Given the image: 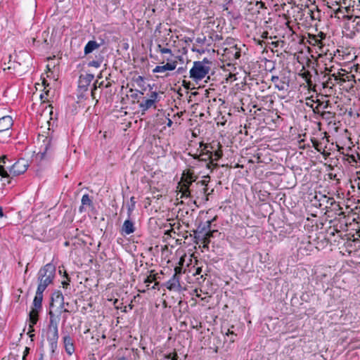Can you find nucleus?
I'll list each match as a JSON object with an SVG mask.
<instances>
[{
	"mask_svg": "<svg viewBox=\"0 0 360 360\" xmlns=\"http://www.w3.org/2000/svg\"><path fill=\"white\" fill-rule=\"evenodd\" d=\"M56 266L52 263H48L41 267L37 274V290L44 291L53 283L56 276Z\"/></svg>",
	"mask_w": 360,
	"mask_h": 360,
	"instance_id": "f257e3e1",
	"label": "nucleus"
},
{
	"mask_svg": "<svg viewBox=\"0 0 360 360\" xmlns=\"http://www.w3.org/2000/svg\"><path fill=\"white\" fill-rule=\"evenodd\" d=\"M196 177L192 173L188 172L186 175L184 174L181 181L179 182L181 197L188 198L191 193H194V185Z\"/></svg>",
	"mask_w": 360,
	"mask_h": 360,
	"instance_id": "f03ea898",
	"label": "nucleus"
},
{
	"mask_svg": "<svg viewBox=\"0 0 360 360\" xmlns=\"http://www.w3.org/2000/svg\"><path fill=\"white\" fill-rule=\"evenodd\" d=\"M210 68L202 65L200 61H195L193 68L190 70V77L195 81L202 79L209 73Z\"/></svg>",
	"mask_w": 360,
	"mask_h": 360,
	"instance_id": "7ed1b4c3",
	"label": "nucleus"
},
{
	"mask_svg": "<svg viewBox=\"0 0 360 360\" xmlns=\"http://www.w3.org/2000/svg\"><path fill=\"white\" fill-rule=\"evenodd\" d=\"M55 145L56 141H53L52 136H45L43 140V146H41L44 147V148L37 154V158H40V160H42L47 158H51L55 149Z\"/></svg>",
	"mask_w": 360,
	"mask_h": 360,
	"instance_id": "20e7f679",
	"label": "nucleus"
},
{
	"mask_svg": "<svg viewBox=\"0 0 360 360\" xmlns=\"http://www.w3.org/2000/svg\"><path fill=\"white\" fill-rule=\"evenodd\" d=\"M174 270L175 273L173 274L172 278L165 284V285L169 290L180 292L182 290V287L179 281L181 269L179 267H175Z\"/></svg>",
	"mask_w": 360,
	"mask_h": 360,
	"instance_id": "39448f33",
	"label": "nucleus"
},
{
	"mask_svg": "<svg viewBox=\"0 0 360 360\" xmlns=\"http://www.w3.org/2000/svg\"><path fill=\"white\" fill-rule=\"evenodd\" d=\"M28 167V164L25 159H20L16 161L13 165L8 167L10 174L13 176H16L25 173Z\"/></svg>",
	"mask_w": 360,
	"mask_h": 360,
	"instance_id": "423d86ee",
	"label": "nucleus"
},
{
	"mask_svg": "<svg viewBox=\"0 0 360 360\" xmlns=\"http://www.w3.org/2000/svg\"><path fill=\"white\" fill-rule=\"evenodd\" d=\"M207 184L205 180H202L196 182L194 184V193H191L188 198H203L207 191Z\"/></svg>",
	"mask_w": 360,
	"mask_h": 360,
	"instance_id": "0eeeda50",
	"label": "nucleus"
},
{
	"mask_svg": "<svg viewBox=\"0 0 360 360\" xmlns=\"http://www.w3.org/2000/svg\"><path fill=\"white\" fill-rule=\"evenodd\" d=\"M212 221L213 220H207L205 223L200 221L198 224L197 229L193 231L195 238L200 240L202 236L210 230Z\"/></svg>",
	"mask_w": 360,
	"mask_h": 360,
	"instance_id": "6e6552de",
	"label": "nucleus"
},
{
	"mask_svg": "<svg viewBox=\"0 0 360 360\" xmlns=\"http://www.w3.org/2000/svg\"><path fill=\"white\" fill-rule=\"evenodd\" d=\"M49 324L48 326L47 335H58V320L53 311L51 309L49 312Z\"/></svg>",
	"mask_w": 360,
	"mask_h": 360,
	"instance_id": "1a4fd4ad",
	"label": "nucleus"
},
{
	"mask_svg": "<svg viewBox=\"0 0 360 360\" xmlns=\"http://www.w3.org/2000/svg\"><path fill=\"white\" fill-rule=\"evenodd\" d=\"M94 78V75L93 74L81 75L79 78L78 87L84 91H87L88 86Z\"/></svg>",
	"mask_w": 360,
	"mask_h": 360,
	"instance_id": "9d476101",
	"label": "nucleus"
},
{
	"mask_svg": "<svg viewBox=\"0 0 360 360\" xmlns=\"http://www.w3.org/2000/svg\"><path fill=\"white\" fill-rule=\"evenodd\" d=\"M43 292L44 291L37 289L36 295L34 297L32 302V310L41 311L42 309V300H43Z\"/></svg>",
	"mask_w": 360,
	"mask_h": 360,
	"instance_id": "9b49d317",
	"label": "nucleus"
},
{
	"mask_svg": "<svg viewBox=\"0 0 360 360\" xmlns=\"http://www.w3.org/2000/svg\"><path fill=\"white\" fill-rule=\"evenodd\" d=\"M64 348L68 355H72L75 352V346L73 339L70 335H66L63 338Z\"/></svg>",
	"mask_w": 360,
	"mask_h": 360,
	"instance_id": "f8f14e48",
	"label": "nucleus"
},
{
	"mask_svg": "<svg viewBox=\"0 0 360 360\" xmlns=\"http://www.w3.org/2000/svg\"><path fill=\"white\" fill-rule=\"evenodd\" d=\"M13 124V119L11 116L6 115L0 118V132L9 130Z\"/></svg>",
	"mask_w": 360,
	"mask_h": 360,
	"instance_id": "ddd939ff",
	"label": "nucleus"
},
{
	"mask_svg": "<svg viewBox=\"0 0 360 360\" xmlns=\"http://www.w3.org/2000/svg\"><path fill=\"white\" fill-rule=\"evenodd\" d=\"M103 40H101V43H98L96 41L91 40L87 42L84 46V53L85 56L91 53L94 51L98 49L102 44Z\"/></svg>",
	"mask_w": 360,
	"mask_h": 360,
	"instance_id": "4468645a",
	"label": "nucleus"
},
{
	"mask_svg": "<svg viewBox=\"0 0 360 360\" xmlns=\"http://www.w3.org/2000/svg\"><path fill=\"white\" fill-rule=\"evenodd\" d=\"M39 311L30 310L29 313V333L34 331V326L37 324L39 320Z\"/></svg>",
	"mask_w": 360,
	"mask_h": 360,
	"instance_id": "2eb2a0df",
	"label": "nucleus"
},
{
	"mask_svg": "<svg viewBox=\"0 0 360 360\" xmlns=\"http://www.w3.org/2000/svg\"><path fill=\"white\" fill-rule=\"evenodd\" d=\"M177 62L174 60L171 63H167L164 65H157L153 70V72H163L167 70H174L176 69Z\"/></svg>",
	"mask_w": 360,
	"mask_h": 360,
	"instance_id": "dca6fc26",
	"label": "nucleus"
},
{
	"mask_svg": "<svg viewBox=\"0 0 360 360\" xmlns=\"http://www.w3.org/2000/svg\"><path fill=\"white\" fill-rule=\"evenodd\" d=\"M209 148V145L205 144L204 145L203 150H206V152L202 151L199 155H195L193 158L195 159L202 160V161H207L208 160H211L213 161V153L210 152V150H207V149Z\"/></svg>",
	"mask_w": 360,
	"mask_h": 360,
	"instance_id": "f3484780",
	"label": "nucleus"
},
{
	"mask_svg": "<svg viewBox=\"0 0 360 360\" xmlns=\"http://www.w3.org/2000/svg\"><path fill=\"white\" fill-rule=\"evenodd\" d=\"M135 231L134 222L129 218L125 220L122 226V233L123 235H129Z\"/></svg>",
	"mask_w": 360,
	"mask_h": 360,
	"instance_id": "a211bd4d",
	"label": "nucleus"
},
{
	"mask_svg": "<svg viewBox=\"0 0 360 360\" xmlns=\"http://www.w3.org/2000/svg\"><path fill=\"white\" fill-rule=\"evenodd\" d=\"M58 335H47V340L51 348V356H53L58 347Z\"/></svg>",
	"mask_w": 360,
	"mask_h": 360,
	"instance_id": "6ab92c4d",
	"label": "nucleus"
},
{
	"mask_svg": "<svg viewBox=\"0 0 360 360\" xmlns=\"http://www.w3.org/2000/svg\"><path fill=\"white\" fill-rule=\"evenodd\" d=\"M63 301L64 297L60 290L53 292L51 297L50 308L53 307L55 302L63 304Z\"/></svg>",
	"mask_w": 360,
	"mask_h": 360,
	"instance_id": "aec40b11",
	"label": "nucleus"
},
{
	"mask_svg": "<svg viewBox=\"0 0 360 360\" xmlns=\"http://www.w3.org/2000/svg\"><path fill=\"white\" fill-rule=\"evenodd\" d=\"M217 231V230H211L210 228L209 231L202 236V238L200 240H202L204 248H208V244L210 243V238L214 236V233Z\"/></svg>",
	"mask_w": 360,
	"mask_h": 360,
	"instance_id": "412c9836",
	"label": "nucleus"
},
{
	"mask_svg": "<svg viewBox=\"0 0 360 360\" xmlns=\"http://www.w3.org/2000/svg\"><path fill=\"white\" fill-rule=\"evenodd\" d=\"M155 103L153 102V100L150 98L145 100L144 102H141L139 104V108L141 109L143 112H146L149 108H150Z\"/></svg>",
	"mask_w": 360,
	"mask_h": 360,
	"instance_id": "4be33fe9",
	"label": "nucleus"
},
{
	"mask_svg": "<svg viewBox=\"0 0 360 360\" xmlns=\"http://www.w3.org/2000/svg\"><path fill=\"white\" fill-rule=\"evenodd\" d=\"M11 175L9 171L6 169L4 165H0V176L2 178L7 179V184H11V180L9 179Z\"/></svg>",
	"mask_w": 360,
	"mask_h": 360,
	"instance_id": "5701e85b",
	"label": "nucleus"
},
{
	"mask_svg": "<svg viewBox=\"0 0 360 360\" xmlns=\"http://www.w3.org/2000/svg\"><path fill=\"white\" fill-rule=\"evenodd\" d=\"M230 51L231 52H233V59L234 60H237V59H239L240 58V52H241V50H240V48H238L237 44H235L232 46L230 47Z\"/></svg>",
	"mask_w": 360,
	"mask_h": 360,
	"instance_id": "b1692460",
	"label": "nucleus"
},
{
	"mask_svg": "<svg viewBox=\"0 0 360 360\" xmlns=\"http://www.w3.org/2000/svg\"><path fill=\"white\" fill-rule=\"evenodd\" d=\"M134 82L137 84L138 86L142 89L143 91H146V88L145 87L144 77L142 76H138L136 78H134Z\"/></svg>",
	"mask_w": 360,
	"mask_h": 360,
	"instance_id": "393cba45",
	"label": "nucleus"
},
{
	"mask_svg": "<svg viewBox=\"0 0 360 360\" xmlns=\"http://www.w3.org/2000/svg\"><path fill=\"white\" fill-rule=\"evenodd\" d=\"M82 205L93 206V202L90 198L89 194H84L82 198Z\"/></svg>",
	"mask_w": 360,
	"mask_h": 360,
	"instance_id": "a878e982",
	"label": "nucleus"
},
{
	"mask_svg": "<svg viewBox=\"0 0 360 360\" xmlns=\"http://www.w3.org/2000/svg\"><path fill=\"white\" fill-rule=\"evenodd\" d=\"M103 63V57H99L96 60H93L88 63L89 67L99 68Z\"/></svg>",
	"mask_w": 360,
	"mask_h": 360,
	"instance_id": "bb28decb",
	"label": "nucleus"
},
{
	"mask_svg": "<svg viewBox=\"0 0 360 360\" xmlns=\"http://www.w3.org/2000/svg\"><path fill=\"white\" fill-rule=\"evenodd\" d=\"M334 115H335L334 113H333L330 111H322L320 116L323 119L330 120L331 118H333L334 117Z\"/></svg>",
	"mask_w": 360,
	"mask_h": 360,
	"instance_id": "cd10ccee",
	"label": "nucleus"
},
{
	"mask_svg": "<svg viewBox=\"0 0 360 360\" xmlns=\"http://www.w3.org/2000/svg\"><path fill=\"white\" fill-rule=\"evenodd\" d=\"M316 103H317L318 105L319 106V108H322V109H327L329 107H330V103L329 101H321L319 100H317Z\"/></svg>",
	"mask_w": 360,
	"mask_h": 360,
	"instance_id": "c85d7f7f",
	"label": "nucleus"
},
{
	"mask_svg": "<svg viewBox=\"0 0 360 360\" xmlns=\"http://www.w3.org/2000/svg\"><path fill=\"white\" fill-rule=\"evenodd\" d=\"M63 276L66 278L65 281H63L61 284L64 288H68L70 285V278L69 277L68 274L65 271Z\"/></svg>",
	"mask_w": 360,
	"mask_h": 360,
	"instance_id": "c756f323",
	"label": "nucleus"
},
{
	"mask_svg": "<svg viewBox=\"0 0 360 360\" xmlns=\"http://www.w3.org/2000/svg\"><path fill=\"white\" fill-rule=\"evenodd\" d=\"M150 99L153 100L154 103L158 102L160 101L158 94L156 91H153L150 96Z\"/></svg>",
	"mask_w": 360,
	"mask_h": 360,
	"instance_id": "7c9ffc66",
	"label": "nucleus"
},
{
	"mask_svg": "<svg viewBox=\"0 0 360 360\" xmlns=\"http://www.w3.org/2000/svg\"><path fill=\"white\" fill-rule=\"evenodd\" d=\"M143 91H143V90L142 91L136 90V93H134L133 94H131V98H133V99H139L140 98L139 94L143 95Z\"/></svg>",
	"mask_w": 360,
	"mask_h": 360,
	"instance_id": "2f4dec72",
	"label": "nucleus"
},
{
	"mask_svg": "<svg viewBox=\"0 0 360 360\" xmlns=\"http://www.w3.org/2000/svg\"><path fill=\"white\" fill-rule=\"evenodd\" d=\"M213 155L214 156V158H213V160H219L221 156H222V151L221 150H217L214 152V153L213 154Z\"/></svg>",
	"mask_w": 360,
	"mask_h": 360,
	"instance_id": "473e14b6",
	"label": "nucleus"
},
{
	"mask_svg": "<svg viewBox=\"0 0 360 360\" xmlns=\"http://www.w3.org/2000/svg\"><path fill=\"white\" fill-rule=\"evenodd\" d=\"M330 85L334 86L332 77H329L325 82H323V87H328Z\"/></svg>",
	"mask_w": 360,
	"mask_h": 360,
	"instance_id": "72a5a7b5",
	"label": "nucleus"
},
{
	"mask_svg": "<svg viewBox=\"0 0 360 360\" xmlns=\"http://www.w3.org/2000/svg\"><path fill=\"white\" fill-rule=\"evenodd\" d=\"M134 207H135V202L131 203V205H128L127 214H128L129 218L130 217L131 212L134 210Z\"/></svg>",
	"mask_w": 360,
	"mask_h": 360,
	"instance_id": "f704fd0d",
	"label": "nucleus"
},
{
	"mask_svg": "<svg viewBox=\"0 0 360 360\" xmlns=\"http://www.w3.org/2000/svg\"><path fill=\"white\" fill-rule=\"evenodd\" d=\"M153 281V278L150 276H146L143 280L144 283H146L147 286H149V284Z\"/></svg>",
	"mask_w": 360,
	"mask_h": 360,
	"instance_id": "c9c22d12",
	"label": "nucleus"
},
{
	"mask_svg": "<svg viewBox=\"0 0 360 360\" xmlns=\"http://www.w3.org/2000/svg\"><path fill=\"white\" fill-rule=\"evenodd\" d=\"M98 81H96V82L94 84V86H93V88L91 89V97L93 99H95L96 98V96H95V91L97 89V84Z\"/></svg>",
	"mask_w": 360,
	"mask_h": 360,
	"instance_id": "e433bc0d",
	"label": "nucleus"
},
{
	"mask_svg": "<svg viewBox=\"0 0 360 360\" xmlns=\"http://www.w3.org/2000/svg\"><path fill=\"white\" fill-rule=\"evenodd\" d=\"M160 53H169L171 56H172V50L170 49H167V48L161 49H160Z\"/></svg>",
	"mask_w": 360,
	"mask_h": 360,
	"instance_id": "4c0bfd02",
	"label": "nucleus"
},
{
	"mask_svg": "<svg viewBox=\"0 0 360 360\" xmlns=\"http://www.w3.org/2000/svg\"><path fill=\"white\" fill-rule=\"evenodd\" d=\"M206 38L205 37H198L195 39L196 43L203 44L205 42Z\"/></svg>",
	"mask_w": 360,
	"mask_h": 360,
	"instance_id": "58836bf2",
	"label": "nucleus"
},
{
	"mask_svg": "<svg viewBox=\"0 0 360 360\" xmlns=\"http://www.w3.org/2000/svg\"><path fill=\"white\" fill-rule=\"evenodd\" d=\"M311 107L313 108V111L315 114H319L321 115L322 111L320 110L321 108L318 105L315 108H313V105H311Z\"/></svg>",
	"mask_w": 360,
	"mask_h": 360,
	"instance_id": "ea45409f",
	"label": "nucleus"
},
{
	"mask_svg": "<svg viewBox=\"0 0 360 360\" xmlns=\"http://www.w3.org/2000/svg\"><path fill=\"white\" fill-rule=\"evenodd\" d=\"M186 71V68H183V67H180L177 69L176 70V73L179 74V75H181L183 74L184 72H185Z\"/></svg>",
	"mask_w": 360,
	"mask_h": 360,
	"instance_id": "a19ab883",
	"label": "nucleus"
},
{
	"mask_svg": "<svg viewBox=\"0 0 360 360\" xmlns=\"http://www.w3.org/2000/svg\"><path fill=\"white\" fill-rule=\"evenodd\" d=\"M6 161H8V159L6 156H2L0 158V163L6 164Z\"/></svg>",
	"mask_w": 360,
	"mask_h": 360,
	"instance_id": "79ce46f5",
	"label": "nucleus"
},
{
	"mask_svg": "<svg viewBox=\"0 0 360 360\" xmlns=\"http://www.w3.org/2000/svg\"><path fill=\"white\" fill-rule=\"evenodd\" d=\"M59 314L58 315H60L63 312V309H65V302L63 301V304H60V306H59Z\"/></svg>",
	"mask_w": 360,
	"mask_h": 360,
	"instance_id": "37998d69",
	"label": "nucleus"
},
{
	"mask_svg": "<svg viewBox=\"0 0 360 360\" xmlns=\"http://www.w3.org/2000/svg\"><path fill=\"white\" fill-rule=\"evenodd\" d=\"M226 335L229 337L230 335H235L236 336V334L234 333L233 330H231L229 328L227 329V332H226Z\"/></svg>",
	"mask_w": 360,
	"mask_h": 360,
	"instance_id": "c03bdc74",
	"label": "nucleus"
},
{
	"mask_svg": "<svg viewBox=\"0 0 360 360\" xmlns=\"http://www.w3.org/2000/svg\"><path fill=\"white\" fill-rule=\"evenodd\" d=\"M183 86L186 89H189L190 88V82H186V81L184 80L183 81Z\"/></svg>",
	"mask_w": 360,
	"mask_h": 360,
	"instance_id": "a18cd8bd",
	"label": "nucleus"
},
{
	"mask_svg": "<svg viewBox=\"0 0 360 360\" xmlns=\"http://www.w3.org/2000/svg\"><path fill=\"white\" fill-rule=\"evenodd\" d=\"M178 358L176 353H173L172 356H171V360H178Z\"/></svg>",
	"mask_w": 360,
	"mask_h": 360,
	"instance_id": "49530a36",
	"label": "nucleus"
},
{
	"mask_svg": "<svg viewBox=\"0 0 360 360\" xmlns=\"http://www.w3.org/2000/svg\"><path fill=\"white\" fill-rule=\"evenodd\" d=\"M201 62L202 63V65L211 63V62L207 58H205Z\"/></svg>",
	"mask_w": 360,
	"mask_h": 360,
	"instance_id": "de8ad7c7",
	"label": "nucleus"
},
{
	"mask_svg": "<svg viewBox=\"0 0 360 360\" xmlns=\"http://www.w3.org/2000/svg\"><path fill=\"white\" fill-rule=\"evenodd\" d=\"M225 52H226V54L230 55V56H233V53H234V51H233V52H231V51H230V49H225Z\"/></svg>",
	"mask_w": 360,
	"mask_h": 360,
	"instance_id": "09e8293b",
	"label": "nucleus"
},
{
	"mask_svg": "<svg viewBox=\"0 0 360 360\" xmlns=\"http://www.w3.org/2000/svg\"><path fill=\"white\" fill-rule=\"evenodd\" d=\"M279 80V77L278 76H272L271 81L273 82H276Z\"/></svg>",
	"mask_w": 360,
	"mask_h": 360,
	"instance_id": "8fccbe9b",
	"label": "nucleus"
},
{
	"mask_svg": "<svg viewBox=\"0 0 360 360\" xmlns=\"http://www.w3.org/2000/svg\"><path fill=\"white\" fill-rule=\"evenodd\" d=\"M213 191H214V189H212V191H210V193H207L206 192V195L204 196V197H205V200H208V196H209L210 194H212V193Z\"/></svg>",
	"mask_w": 360,
	"mask_h": 360,
	"instance_id": "3c124183",
	"label": "nucleus"
},
{
	"mask_svg": "<svg viewBox=\"0 0 360 360\" xmlns=\"http://www.w3.org/2000/svg\"><path fill=\"white\" fill-rule=\"evenodd\" d=\"M192 51H193V52H198V53H203L204 52L203 50L202 51V50H199V49H195L194 47L192 48Z\"/></svg>",
	"mask_w": 360,
	"mask_h": 360,
	"instance_id": "603ef678",
	"label": "nucleus"
},
{
	"mask_svg": "<svg viewBox=\"0 0 360 360\" xmlns=\"http://www.w3.org/2000/svg\"><path fill=\"white\" fill-rule=\"evenodd\" d=\"M4 211L2 207L0 206V218L4 217Z\"/></svg>",
	"mask_w": 360,
	"mask_h": 360,
	"instance_id": "864d4df0",
	"label": "nucleus"
},
{
	"mask_svg": "<svg viewBox=\"0 0 360 360\" xmlns=\"http://www.w3.org/2000/svg\"><path fill=\"white\" fill-rule=\"evenodd\" d=\"M333 204H334V205H335L337 207H339V210H341V209H342V207L340 206V205H339V204H337V203H336V202H335V201H334V200H333V202H331V205H333Z\"/></svg>",
	"mask_w": 360,
	"mask_h": 360,
	"instance_id": "5fc2aeb1",
	"label": "nucleus"
},
{
	"mask_svg": "<svg viewBox=\"0 0 360 360\" xmlns=\"http://www.w3.org/2000/svg\"><path fill=\"white\" fill-rule=\"evenodd\" d=\"M276 86L279 90H283V89H284L283 84H282L281 86V85H276Z\"/></svg>",
	"mask_w": 360,
	"mask_h": 360,
	"instance_id": "6e6d98bb",
	"label": "nucleus"
},
{
	"mask_svg": "<svg viewBox=\"0 0 360 360\" xmlns=\"http://www.w3.org/2000/svg\"><path fill=\"white\" fill-rule=\"evenodd\" d=\"M350 158H351V160H352V162H357V161H356V159H355L354 155H351V156H350Z\"/></svg>",
	"mask_w": 360,
	"mask_h": 360,
	"instance_id": "4d7b16f0",
	"label": "nucleus"
},
{
	"mask_svg": "<svg viewBox=\"0 0 360 360\" xmlns=\"http://www.w3.org/2000/svg\"><path fill=\"white\" fill-rule=\"evenodd\" d=\"M172 124H173V122L169 119L168 122H167V126L171 127Z\"/></svg>",
	"mask_w": 360,
	"mask_h": 360,
	"instance_id": "13d9d810",
	"label": "nucleus"
},
{
	"mask_svg": "<svg viewBox=\"0 0 360 360\" xmlns=\"http://www.w3.org/2000/svg\"><path fill=\"white\" fill-rule=\"evenodd\" d=\"M191 41H192V39L191 38L188 37V38H186L185 39V42H186V43L191 42Z\"/></svg>",
	"mask_w": 360,
	"mask_h": 360,
	"instance_id": "bf43d9fd",
	"label": "nucleus"
},
{
	"mask_svg": "<svg viewBox=\"0 0 360 360\" xmlns=\"http://www.w3.org/2000/svg\"><path fill=\"white\" fill-rule=\"evenodd\" d=\"M173 353H170L169 354H167L165 357L167 359H171V356H172Z\"/></svg>",
	"mask_w": 360,
	"mask_h": 360,
	"instance_id": "052dcab7",
	"label": "nucleus"
},
{
	"mask_svg": "<svg viewBox=\"0 0 360 360\" xmlns=\"http://www.w3.org/2000/svg\"><path fill=\"white\" fill-rule=\"evenodd\" d=\"M63 312H64V313H70V311H69V309L67 307H65V309H63Z\"/></svg>",
	"mask_w": 360,
	"mask_h": 360,
	"instance_id": "680f3d73",
	"label": "nucleus"
},
{
	"mask_svg": "<svg viewBox=\"0 0 360 360\" xmlns=\"http://www.w3.org/2000/svg\"><path fill=\"white\" fill-rule=\"evenodd\" d=\"M32 333L33 332H30V333H29V332L27 333V334L29 335L30 338H31L32 339L34 336V335Z\"/></svg>",
	"mask_w": 360,
	"mask_h": 360,
	"instance_id": "e2e57ef3",
	"label": "nucleus"
},
{
	"mask_svg": "<svg viewBox=\"0 0 360 360\" xmlns=\"http://www.w3.org/2000/svg\"><path fill=\"white\" fill-rule=\"evenodd\" d=\"M331 77H334V80H338V76H336V75H335V74H333V75H331Z\"/></svg>",
	"mask_w": 360,
	"mask_h": 360,
	"instance_id": "0e129e2a",
	"label": "nucleus"
},
{
	"mask_svg": "<svg viewBox=\"0 0 360 360\" xmlns=\"http://www.w3.org/2000/svg\"><path fill=\"white\" fill-rule=\"evenodd\" d=\"M230 336H231V338H230V342H233L235 341V340H234V338H233V336H234V335H230Z\"/></svg>",
	"mask_w": 360,
	"mask_h": 360,
	"instance_id": "69168bd1",
	"label": "nucleus"
},
{
	"mask_svg": "<svg viewBox=\"0 0 360 360\" xmlns=\"http://www.w3.org/2000/svg\"><path fill=\"white\" fill-rule=\"evenodd\" d=\"M117 360H127V358H126V357H124V356H122V357L118 358V359H117Z\"/></svg>",
	"mask_w": 360,
	"mask_h": 360,
	"instance_id": "338daca9",
	"label": "nucleus"
},
{
	"mask_svg": "<svg viewBox=\"0 0 360 360\" xmlns=\"http://www.w3.org/2000/svg\"><path fill=\"white\" fill-rule=\"evenodd\" d=\"M43 358H44V354H41L39 360H44Z\"/></svg>",
	"mask_w": 360,
	"mask_h": 360,
	"instance_id": "774afa93",
	"label": "nucleus"
}]
</instances>
